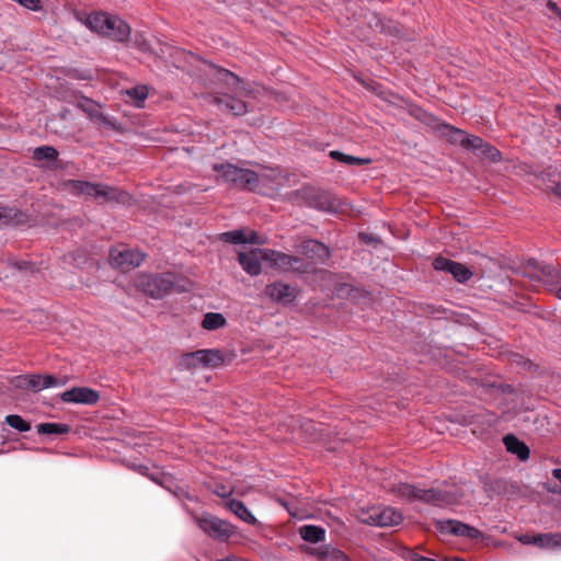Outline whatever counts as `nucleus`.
Returning a JSON list of instances; mask_svg holds the SVG:
<instances>
[{"mask_svg": "<svg viewBox=\"0 0 561 561\" xmlns=\"http://www.w3.org/2000/svg\"><path fill=\"white\" fill-rule=\"evenodd\" d=\"M393 492L407 502H423L437 507H447L466 501L472 492L465 482L443 483L437 488L421 489L409 483H399L393 486Z\"/></svg>", "mask_w": 561, "mask_h": 561, "instance_id": "f257e3e1", "label": "nucleus"}, {"mask_svg": "<svg viewBox=\"0 0 561 561\" xmlns=\"http://www.w3.org/2000/svg\"><path fill=\"white\" fill-rule=\"evenodd\" d=\"M213 170L217 181L227 183L233 187L255 192L256 171L238 167L232 163H215Z\"/></svg>", "mask_w": 561, "mask_h": 561, "instance_id": "f03ea898", "label": "nucleus"}, {"mask_svg": "<svg viewBox=\"0 0 561 561\" xmlns=\"http://www.w3.org/2000/svg\"><path fill=\"white\" fill-rule=\"evenodd\" d=\"M64 188L76 196L85 195L104 201L115 199L117 197L115 188L102 183H91L82 180H68L64 182Z\"/></svg>", "mask_w": 561, "mask_h": 561, "instance_id": "7ed1b4c3", "label": "nucleus"}, {"mask_svg": "<svg viewBox=\"0 0 561 561\" xmlns=\"http://www.w3.org/2000/svg\"><path fill=\"white\" fill-rule=\"evenodd\" d=\"M357 518L364 524L390 527L399 525L402 522V514L393 507L373 506L366 511H362L357 515Z\"/></svg>", "mask_w": 561, "mask_h": 561, "instance_id": "20e7f679", "label": "nucleus"}, {"mask_svg": "<svg viewBox=\"0 0 561 561\" xmlns=\"http://www.w3.org/2000/svg\"><path fill=\"white\" fill-rule=\"evenodd\" d=\"M255 171V193L268 195L277 192L288 180L278 168L259 167Z\"/></svg>", "mask_w": 561, "mask_h": 561, "instance_id": "39448f33", "label": "nucleus"}, {"mask_svg": "<svg viewBox=\"0 0 561 561\" xmlns=\"http://www.w3.org/2000/svg\"><path fill=\"white\" fill-rule=\"evenodd\" d=\"M224 363V356L218 350H198L181 356L179 366L183 369L197 367H217Z\"/></svg>", "mask_w": 561, "mask_h": 561, "instance_id": "423d86ee", "label": "nucleus"}, {"mask_svg": "<svg viewBox=\"0 0 561 561\" xmlns=\"http://www.w3.org/2000/svg\"><path fill=\"white\" fill-rule=\"evenodd\" d=\"M175 276L171 273L147 275L140 279V286L152 298H162L174 287Z\"/></svg>", "mask_w": 561, "mask_h": 561, "instance_id": "0eeeda50", "label": "nucleus"}, {"mask_svg": "<svg viewBox=\"0 0 561 561\" xmlns=\"http://www.w3.org/2000/svg\"><path fill=\"white\" fill-rule=\"evenodd\" d=\"M145 260V254L133 249L114 248L110 252L111 264L122 271L138 267Z\"/></svg>", "mask_w": 561, "mask_h": 561, "instance_id": "6e6552de", "label": "nucleus"}, {"mask_svg": "<svg viewBox=\"0 0 561 561\" xmlns=\"http://www.w3.org/2000/svg\"><path fill=\"white\" fill-rule=\"evenodd\" d=\"M198 527L213 538L225 540L234 533V528L227 522L214 517H195Z\"/></svg>", "mask_w": 561, "mask_h": 561, "instance_id": "1a4fd4ad", "label": "nucleus"}, {"mask_svg": "<svg viewBox=\"0 0 561 561\" xmlns=\"http://www.w3.org/2000/svg\"><path fill=\"white\" fill-rule=\"evenodd\" d=\"M267 249L254 248L238 254V262L250 276H257L262 272V262H267Z\"/></svg>", "mask_w": 561, "mask_h": 561, "instance_id": "9d476101", "label": "nucleus"}, {"mask_svg": "<svg viewBox=\"0 0 561 561\" xmlns=\"http://www.w3.org/2000/svg\"><path fill=\"white\" fill-rule=\"evenodd\" d=\"M435 525L436 529L440 534L454 535L469 539H478L482 537V533L479 529L456 519L437 520Z\"/></svg>", "mask_w": 561, "mask_h": 561, "instance_id": "9b49d317", "label": "nucleus"}, {"mask_svg": "<svg viewBox=\"0 0 561 561\" xmlns=\"http://www.w3.org/2000/svg\"><path fill=\"white\" fill-rule=\"evenodd\" d=\"M433 267L436 271L451 274L454 279L460 284L467 283L473 275L472 272L462 263L444 256H437L433 261Z\"/></svg>", "mask_w": 561, "mask_h": 561, "instance_id": "f8f14e48", "label": "nucleus"}, {"mask_svg": "<svg viewBox=\"0 0 561 561\" xmlns=\"http://www.w3.org/2000/svg\"><path fill=\"white\" fill-rule=\"evenodd\" d=\"M298 290L296 287L283 282H273L267 284L264 288V295L268 297L273 302L289 305L297 297Z\"/></svg>", "mask_w": 561, "mask_h": 561, "instance_id": "ddd939ff", "label": "nucleus"}, {"mask_svg": "<svg viewBox=\"0 0 561 561\" xmlns=\"http://www.w3.org/2000/svg\"><path fill=\"white\" fill-rule=\"evenodd\" d=\"M60 399L66 403L93 405L98 403L100 394L96 390L88 387H73L62 392Z\"/></svg>", "mask_w": 561, "mask_h": 561, "instance_id": "4468645a", "label": "nucleus"}, {"mask_svg": "<svg viewBox=\"0 0 561 561\" xmlns=\"http://www.w3.org/2000/svg\"><path fill=\"white\" fill-rule=\"evenodd\" d=\"M300 253L312 264L325 263L330 257L329 249L316 240H306L299 247Z\"/></svg>", "mask_w": 561, "mask_h": 561, "instance_id": "2eb2a0df", "label": "nucleus"}, {"mask_svg": "<svg viewBox=\"0 0 561 561\" xmlns=\"http://www.w3.org/2000/svg\"><path fill=\"white\" fill-rule=\"evenodd\" d=\"M518 541L540 548L554 549L561 547V534L520 535Z\"/></svg>", "mask_w": 561, "mask_h": 561, "instance_id": "dca6fc26", "label": "nucleus"}, {"mask_svg": "<svg viewBox=\"0 0 561 561\" xmlns=\"http://www.w3.org/2000/svg\"><path fill=\"white\" fill-rule=\"evenodd\" d=\"M131 30L130 26L122 20L117 15H111L107 24V28H105L104 36L108 38L125 43L130 36Z\"/></svg>", "mask_w": 561, "mask_h": 561, "instance_id": "f3484780", "label": "nucleus"}, {"mask_svg": "<svg viewBox=\"0 0 561 561\" xmlns=\"http://www.w3.org/2000/svg\"><path fill=\"white\" fill-rule=\"evenodd\" d=\"M300 549L301 551L313 556L318 561H347V556L343 551L329 546L319 548L301 546Z\"/></svg>", "mask_w": 561, "mask_h": 561, "instance_id": "a211bd4d", "label": "nucleus"}, {"mask_svg": "<svg viewBox=\"0 0 561 561\" xmlns=\"http://www.w3.org/2000/svg\"><path fill=\"white\" fill-rule=\"evenodd\" d=\"M216 105L225 112L231 113L234 116H240L247 113L248 107L244 101L241 99L224 95L215 99Z\"/></svg>", "mask_w": 561, "mask_h": 561, "instance_id": "6ab92c4d", "label": "nucleus"}, {"mask_svg": "<svg viewBox=\"0 0 561 561\" xmlns=\"http://www.w3.org/2000/svg\"><path fill=\"white\" fill-rule=\"evenodd\" d=\"M218 79L224 82L228 89L242 95H249L251 90L248 89L247 83L233 72L227 69L218 71Z\"/></svg>", "mask_w": 561, "mask_h": 561, "instance_id": "aec40b11", "label": "nucleus"}, {"mask_svg": "<svg viewBox=\"0 0 561 561\" xmlns=\"http://www.w3.org/2000/svg\"><path fill=\"white\" fill-rule=\"evenodd\" d=\"M506 450L516 455L519 460H527L530 456L529 447L515 435L508 434L503 438Z\"/></svg>", "mask_w": 561, "mask_h": 561, "instance_id": "412c9836", "label": "nucleus"}, {"mask_svg": "<svg viewBox=\"0 0 561 561\" xmlns=\"http://www.w3.org/2000/svg\"><path fill=\"white\" fill-rule=\"evenodd\" d=\"M78 107L82 110L92 122L107 124L106 116L100 111V105L89 98L78 101Z\"/></svg>", "mask_w": 561, "mask_h": 561, "instance_id": "4be33fe9", "label": "nucleus"}, {"mask_svg": "<svg viewBox=\"0 0 561 561\" xmlns=\"http://www.w3.org/2000/svg\"><path fill=\"white\" fill-rule=\"evenodd\" d=\"M42 375H20L13 378V385L20 389L33 390L35 392L43 390Z\"/></svg>", "mask_w": 561, "mask_h": 561, "instance_id": "5701e85b", "label": "nucleus"}, {"mask_svg": "<svg viewBox=\"0 0 561 561\" xmlns=\"http://www.w3.org/2000/svg\"><path fill=\"white\" fill-rule=\"evenodd\" d=\"M267 263H270L271 267L278 270L279 272L287 273L290 271V255L267 249Z\"/></svg>", "mask_w": 561, "mask_h": 561, "instance_id": "b1692460", "label": "nucleus"}, {"mask_svg": "<svg viewBox=\"0 0 561 561\" xmlns=\"http://www.w3.org/2000/svg\"><path fill=\"white\" fill-rule=\"evenodd\" d=\"M298 533L300 537L311 543L322 542L325 539V529L316 525H304L299 527Z\"/></svg>", "mask_w": 561, "mask_h": 561, "instance_id": "393cba45", "label": "nucleus"}, {"mask_svg": "<svg viewBox=\"0 0 561 561\" xmlns=\"http://www.w3.org/2000/svg\"><path fill=\"white\" fill-rule=\"evenodd\" d=\"M110 16L111 15L104 12L91 13L85 20V25L91 31L104 35L105 28H107Z\"/></svg>", "mask_w": 561, "mask_h": 561, "instance_id": "a878e982", "label": "nucleus"}, {"mask_svg": "<svg viewBox=\"0 0 561 561\" xmlns=\"http://www.w3.org/2000/svg\"><path fill=\"white\" fill-rule=\"evenodd\" d=\"M438 130L443 136H445L449 142L454 145H459L461 147H465L466 139H467V133L456 128L449 124H440L438 125Z\"/></svg>", "mask_w": 561, "mask_h": 561, "instance_id": "bb28decb", "label": "nucleus"}, {"mask_svg": "<svg viewBox=\"0 0 561 561\" xmlns=\"http://www.w3.org/2000/svg\"><path fill=\"white\" fill-rule=\"evenodd\" d=\"M227 507L230 512L236 514L241 520L248 523L249 525H255L257 523L254 515L249 511L243 502L232 499L227 502Z\"/></svg>", "mask_w": 561, "mask_h": 561, "instance_id": "cd10ccee", "label": "nucleus"}, {"mask_svg": "<svg viewBox=\"0 0 561 561\" xmlns=\"http://www.w3.org/2000/svg\"><path fill=\"white\" fill-rule=\"evenodd\" d=\"M527 267L530 268V271L526 272L527 276L537 280H543L552 273L550 265L543 264L536 259L528 260Z\"/></svg>", "mask_w": 561, "mask_h": 561, "instance_id": "c85d7f7f", "label": "nucleus"}, {"mask_svg": "<svg viewBox=\"0 0 561 561\" xmlns=\"http://www.w3.org/2000/svg\"><path fill=\"white\" fill-rule=\"evenodd\" d=\"M70 432V426L64 423H41L37 425L38 434L64 435Z\"/></svg>", "mask_w": 561, "mask_h": 561, "instance_id": "c756f323", "label": "nucleus"}, {"mask_svg": "<svg viewBox=\"0 0 561 561\" xmlns=\"http://www.w3.org/2000/svg\"><path fill=\"white\" fill-rule=\"evenodd\" d=\"M226 325V318L221 313L208 312L204 316L202 327L205 330L213 331Z\"/></svg>", "mask_w": 561, "mask_h": 561, "instance_id": "7c9ffc66", "label": "nucleus"}, {"mask_svg": "<svg viewBox=\"0 0 561 561\" xmlns=\"http://www.w3.org/2000/svg\"><path fill=\"white\" fill-rule=\"evenodd\" d=\"M58 158V151L51 146L37 147L33 151V159L37 161L46 160L54 162Z\"/></svg>", "mask_w": 561, "mask_h": 561, "instance_id": "2f4dec72", "label": "nucleus"}, {"mask_svg": "<svg viewBox=\"0 0 561 561\" xmlns=\"http://www.w3.org/2000/svg\"><path fill=\"white\" fill-rule=\"evenodd\" d=\"M8 266L12 268V275L18 276L19 274L33 273V265L26 261H16L13 259L8 260Z\"/></svg>", "mask_w": 561, "mask_h": 561, "instance_id": "473e14b6", "label": "nucleus"}, {"mask_svg": "<svg viewBox=\"0 0 561 561\" xmlns=\"http://www.w3.org/2000/svg\"><path fill=\"white\" fill-rule=\"evenodd\" d=\"M313 271L311 263L305 262L301 257L290 255V271L294 273L305 274Z\"/></svg>", "mask_w": 561, "mask_h": 561, "instance_id": "72a5a7b5", "label": "nucleus"}, {"mask_svg": "<svg viewBox=\"0 0 561 561\" xmlns=\"http://www.w3.org/2000/svg\"><path fill=\"white\" fill-rule=\"evenodd\" d=\"M5 423L12 428L23 433L31 430V424L22 419L20 415L10 414L5 417Z\"/></svg>", "mask_w": 561, "mask_h": 561, "instance_id": "f704fd0d", "label": "nucleus"}, {"mask_svg": "<svg viewBox=\"0 0 561 561\" xmlns=\"http://www.w3.org/2000/svg\"><path fill=\"white\" fill-rule=\"evenodd\" d=\"M220 240L231 244H240L245 243V236L242 230H232L221 233Z\"/></svg>", "mask_w": 561, "mask_h": 561, "instance_id": "c9c22d12", "label": "nucleus"}, {"mask_svg": "<svg viewBox=\"0 0 561 561\" xmlns=\"http://www.w3.org/2000/svg\"><path fill=\"white\" fill-rule=\"evenodd\" d=\"M484 144L485 141L481 137L467 134V139L463 148L472 150L476 154H479L481 149H483Z\"/></svg>", "mask_w": 561, "mask_h": 561, "instance_id": "e433bc0d", "label": "nucleus"}, {"mask_svg": "<svg viewBox=\"0 0 561 561\" xmlns=\"http://www.w3.org/2000/svg\"><path fill=\"white\" fill-rule=\"evenodd\" d=\"M479 156L489 159L492 162H499L502 159L501 152L492 145L485 142Z\"/></svg>", "mask_w": 561, "mask_h": 561, "instance_id": "4c0bfd02", "label": "nucleus"}, {"mask_svg": "<svg viewBox=\"0 0 561 561\" xmlns=\"http://www.w3.org/2000/svg\"><path fill=\"white\" fill-rule=\"evenodd\" d=\"M127 94L133 99L137 106H141V103L147 99V88L136 87L127 91Z\"/></svg>", "mask_w": 561, "mask_h": 561, "instance_id": "58836bf2", "label": "nucleus"}, {"mask_svg": "<svg viewBox=\"0 0 561 561\" xmlns=\"http://www.w3.org/2000/svg\"><path fill=\"white\" fill-rule=\"evenodd\" d=\"M42 382H43V389L51 388V387H59L65 386L67 383V379L62 378L58 380L51 375L42 376Z\"/></svg>", "mask_w": 561, "mask_h": 561, "instance_id": "ea45409f", "label": "nucleus"}, {"mask_svg": "<svg viewBox=\"0 0 561 561\" xmlns=\"http://www.w3.org/2000/svg\"><path fill=\"white\" fill-rule=\"evenodd\" d=\"M358 238L362 242L373 248H376L381 243V240L378 237L366 232H359Z\"/></svg>", "mask_w": 561, "mask_h": 561, "instance_id": "a19ab883", "label": "nucleus"}, {"mask_svg": "<svg viewBox=\"0 0 561 561\" xmlns=\"http://www.w3.org/2000/svg\"><path fill=\"white\" fill-rule=\"evenodd\" d=\"M547 9L549 13H547L549 19H557L561 24V9L554 1H548Z\"/></svg>", "mask_w": 561, "mask_h": 561, "instance_id": "79ce46f5", "label": "nucleus"}, {"mask_svg": "<svg viewBox=\"0 0 561 561\" xmlns=\"http://www.w3.org/2000/svg\"><path fill=\"white\" fill-rule=\"evenodd\" d=\"M133 45L144 53L151 51L148 41L145 39L141 35H135L133 39Z\"/></svg>", "mask_w": 561, "mask_h": 561, "instance_id": "37998d69", "label": "nucleus"}, {"mask_svg": "<svg viewBox=\"0 0 561 561\" xmlns=\"http://www.w3.org/2000/svg\"><path fill=\"white\" fill-rule=\"evenodd\" d=\"M316 208L323 210H334V206L328 201L325 196L319 195L318 199L312 204Z\"/></svg>", "mask_w": 561, "mask_h": 561, "instance_id": "c03bdc74", "label": "nucleus"}, {"mask_svg": "<svg viewBox=\"0 0 561 561\" xmlns=\"http://www.w3.org/2000/svg\"><path fill=\"white\" fill-rule=\"evenodd\" d=\"M15 214L13 209H0V227L10 225Z\"/></svg>", "mask_w": 561, "mask_h": 561, "instance_id": "a18cd8bd", "label": "nucleus"}, {"mask_svg": "<svg viewBox=\"0 0 561 561\" xmlns=\"http://www.w3.org/2000/svg\"><path fill=\"white\" fill-rule=\"evenodd\" d=\"M66 260H69L72 264L79 267H81L82 264L87 262V257L80 252L67 255Z\"/></svg>", "mask_w": 561, "mask_h": 561, "instance_id": "49530a36", "label": "nucleus"}, {"mask_svg": "<svg viewBox=\"0 0 561 561\" xmlns=\"http://www.w3.org/2000/svg\"><path fill=\"white\" fill-rule=\"evenodd\" d=\"M330 157L335 160H340L346 164H351V154L342 153L337 150L330 151Z\"/></svg>", "mask_w": 561, "mask_h": 561, "instance_id": "de8ad7c7", "label": "nucleus"}, {"mask_svg": "<svg viewBox=\"0 0 561 561\" xmlns=\"http://www.w3.org/2000/svg\"><path fill=\"white\" fill-rule=\"evenodd\" d=\"M245 243L260 244L262 241L260 240L256 232H251L248 237H245Z\"/></svg>", "mask_w": 561, "mask_h": 561, "instance_id": "09e8293b", "label": "nucleus"}, {"mask_svg": "<svg viewBox=\"0 0 561 561\" xmlns=\"http://www.w3.org/2000/svg\"><path fill=\"white\" fill-rule=\"evenodd\" d=\"M368 162H370V159H360V158L353 157V165L364 164V163H368Z\"/></svg>", "mask_w": 561, "mask_h": 561, "instance_id": "8fccbe9b", "label": "nucleus"}, {"mask_svg": "<svg viewBox=\"0 0 561 561\" xmlns=\"http://www.w3.org/2000/svg\"><path fill=\"white\" fill-rule=\"evenodd\" d=\"M552 476L561 483V468L553 469Z\"/></svg>", "mask_w": 561, "mask_h": 561, "instance_id": "3c124183", "label": "nucleus"}, {"mask_svg": "<svg viewBox=\"0 0 561 561\" xmlns=\"http://www.w3.org/2000/svg\"><path fill=\"white\" fill-rule=\"evenodd\" d=\"M217 561H248V560H244V559H238L236 557H227V558H224V559H219Z\"/></svg>", "mask_w": 561, "mask_h": 561, "instance_id": "603ef678", "label": "nucleus"}, {"mask_svg": "<svg viewBox=\"0 0 561 561\" xmlns=\"http://www.w3.org/2000/svg\"><path fill=\"white\" fill-rule=\"evenodd\" d=\"M556 112H557L559 119L561 121V104L556 106Z\"/></svg>", "mask_w": 561, "mask_h": 561, "instance_id": "864d4df0", "label": "nucleus"}, {"mask_svg": "<svg viewBox=\"0 0 561 561\" xmlns=\"http://www.w3.org/2000/svg\"><path fill=\"white\" fill-rule=\"evenodd\" d=\"M556 192L561 197V182L557 184Z\"/></svg>", "mask_w": 561, "mask_h": 561, "instance_id": "5fc2aeb1", "label": "nucleus"}, {"mask_svg": "<svg viewBox=\"0 0 561 561\" xmlns=\"http://www.w3.org/2000/svg\"><path fill=\"white\" fill-rule=\"evenodd\" d=\"M307 194H308L310 197H313V196H316V191H313V190H309V191H307Z\"/></svg>", "mask_w": 561, "mask_h": 561, "instance_id": "6e6d98bb", "label": "nucleus"}, {"mask_svg": "<svg viewBox=\"0 0 561 561\" xmlns=\"http://www.w3.org/2000/svg\"><path fill=\"white\" fill-rule=\"evenodd\" d=\"M557 297L561 299V285L557 289Z\"/></svg>", "mask_w": 561, "mask_h": 561, "instance_id": "4d7b16f0", "label": "nucleus"}, {"mask_svg": "<svg viewBox=\"0 0 561 561\" xmlns=\"http://www.w3.org/2000/svg\"><path fill=\"white\" fill-rule=\"evenodd\" d=\"M222 2H227L228 0H221Z\"/></svg>", "mask_w": 561, "mask_h": 561, "instance_id": "13d9d810", "label": "nucleus"}]
</instances>
